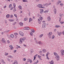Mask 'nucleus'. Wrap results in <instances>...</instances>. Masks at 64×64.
Segmentation results:
<instances>
[{"instance_id":"nucleus-1","label":"nucleus","mask_w":64,"mask_h":64,"mask_svg":"<svg viewBox=\"0 0 64 64\" xmlns=\"http://www.w3.org/2000/svg\"><path fill=\"white\" fill-rule=\"evenodd\" d=\"M54 55L57 58H56V60L57 61H58L59 60V56H58V54H57L55 52H54Z\"/></svg>"},{"instance_id":"nucleus-2","label":"nucleus","mask_w":64,"mask_h":64,"mask_svg":"<svg viewBox=\"0 0 64 64\" xmlns=\"http://www.w3.org/2000/svg\"><path fill=\"white\" fill-rule=\"evenodd\" d=\"M24 41V38H20V44H22V42Z\"/></svg>"},{"instance_id":"nucleus-3","label":"nucleus","mask_w":64,"mask_h":64,"mask_svg":"<svg viewBox=\"0 0 64 64\" xmlns=\"http://www.w3.org/2000/svg\"><path fill=\"white\" fill-rule=\"evenodd\" d=\"M52 33L51 32H50L48 34V36L49 38H50L51 37V36H52Z\"/></svg>"},{"instance_id":"nucleus-4","label":"nucleus","mask_w":64,"mask_h":64,"mask_svg":"<svg viewBox=\"0 0 64 64\" xmlns=\"http://www.w3.org/2000/svg\"><path fill=\"white\" fill-rule=\"evenodd\" d=\"M46 26V24L44 23L43 24L42 26V28H45V27Z\"/></svg>"},{"instance_id":"nucleus-5","label":"nucleus","mask_w":64,"mask_h":64,"mask_svg":"<svg viewBox=\"0 0 64 64\" xmlns=\"http://www.w3.org/2000/svg\"><path fill=\"white\" fill-rule=\"evenodd\" d=\"M19 34L20 35H21V36H23L24 33H23V32H19Z\"/></svg>"},{"instance_id":"nucleus-6","label":"nucleus","mask_w":64,"mask_h":64,"mask_svg":"<svg viewBox=\"0 0 64 64\" xmlns=\"http://www.w3.org/2000/svg\"><path fill=\"white\" fill-rule=\"evenodd\" d=\"M60 52L61 53V54L62 55H64V50H62L60 51Z\"/></svg>"},{"instance_id":"nucleus-7","label":"nucleus","mask_w":64,"mask_h":64,"mask_svg":"<svg viewBox=\"0 0 64 64\" xmlns=\"http://www.w3.org/2000/svg\"><path fill=\"white\" fill-rule=\"evenodd\" d=\"M24 30H29L30 28L29 27H25L24 28Z\"/></svg>"},{"instance_id":"nucleus-8","label":"nucleus","mask_w":64,"mask_h":64,"mask_svg":"<svg viewBox=\"0 0 64 64\" xmlns=\"http://www.w3.org/2000/svg\"><path fill=\"white\" fill-rule=\"evenodd\" d=\"M54 14H56V12H57V10L56 8H54Z\"/></svg>"},{"instance_id":"nucleus-9","label":"nucleus","mask_w":64,"mask_h":64,"mask_svg":"<svg viewBox=\"0 0 64 64\" xmlns=\"http://www.w3.org/2000/svg\"><path fill=\"white\" fill-rule=\"evenodd\" d=\"M38 7H39V8H42V5L41 4H38Z\"/></svg>"},{"instance_id":"nucleus-10","label":"nucleus","mask_w":64,"mask_h":64,"mask_svg":"<svg viewBox=\"0 0 64 64\" xmlns=\"http://www.w3.org/2000/svg\"><path fill=\"white\" fill-rule=\"evenodd\" d=\"M0 61L3 64H5V62H4V60L3 59H1Z\"/></svg>"},{"instance_id":"nucleus-11","label":"nucleus","mask_w":64,"mask_h":64,"mask_svg":"<svg viewBox=\"0 0 64 64\" xmlns=\"http://www.w3.org/2000/svg\"><path fill=\"white\" fill-rule=\"evenodd\" d=\"M47 18H48V21H50V20H51L50 16H48Z\"/></svg>"},{"instance_id":"nucleus-12","label":"nucleus","mask_w":64,"mask_h":64,"mask_svg":"<svg viewBox=\"0 0 64 64\" xmlns=\"http://www.w3.org/2000/svg\"><path fill=\"white\" fill-rule=\"evenodd\" d=\"M57 33H58V35H59V36L61 35V33H62L61 32H57Z\"/></svg>"},{"instance_id":"nucleus-13","label":"nucleus","mask_w":64,"mask_h":64,"mask_svg":"<svg viewBox=\"0 0 64 64\" xmlns=\"http://www.w3.org/2000/svg\"><path fill=\"white\" fill-rule=\"evenodd\" d=\"M10 36L11 38H14V35L12 34H11L10 35Z\"/></svg>"},{"instance_id":"nucleus-14","label":"nucleus","mask_w":64,"mask_h":64,"mask_svg":"<svg viewBox=\"0 0 64 64\" xmlns=\"http://www.w3.org/2000/svg\"><path fill=\"white\" fill-rule=\"evenodd\" d=\"M19 25L21 26H22L23 25V23L22 22H20L19 24Z\"/></svg>"},{"instance_id":"nucleus-15","label":"nucleus","mask_w":64,"mask_h":64,"mask_svg":"<svg viewBox=\"0 0 64 64\" xmlns=\"http://www.w3.org/2000/svg\"><path fill=\"white\" fill-rule=\"evenodd\" d=\"M43 5H44V6H46V7H48V4H43Z\"/></svg>"},{"instance_id":"nucleus-16","label":"nucleus","mask_w":64,"mask_h":64,"mask_svg":"<svg viewBox=\"0 0 64 64\" xmlns=\"http://www.w3.org/2000/svg\"><path fill=\"white\" fill-rule=\"evenodd\" d=\"M40 14H42V13H43V9H42L40 10Z\"/></svg>"},{"instance_id":"nucleus-17","label":"nucleus","mask_w":64,"mask_h":64,"mask_svg":"<svg viewBox=\"0 0 64 64\" xmlns=\"http://www.w3.org/2000/svg\"><path fill=\"white\" fill-rule=\"evenodd\" d=\"M39 19L40 20V21H42V19H43V18L41 16H40L39 18Z\"/></svg>"},{"instance_id":"nucleus-18","label":"nucleus","mask_w":64,"mask_h":64,"mask_svg":"<svg viewBox=\"0 0 64 64\" xmlns=\"http://www.w3.org/2000/svg\"><path fill=\"white\" fill-rule=\"evenodd\" d=\"M50 64H54V62L53 60H52L50 62Z\"/></svg>"},{"instance_id":"nucleus-19","label":"nucleus","mask_w":64,"mask_h":64,"mask_svg":"<svg viewBox=\"0 0 64 64\" xmlns=\"http://www.w3.org/2000/svg\"><path fill=\"white\" fill-rule=\"evenodd\" d=\"M14 64H17L18 63H17V61L16 60H15L14 61V63H13Z\"/></svg>"},{"instance_id":"nucleus-20","label":"nucleus","mask_w":64,"mask_h":64,"mask_svg":"<svg viewBox=\"0 0 64 64\" xmlns=\"http://www.w3.org/2000/svg\"><path fill=\"white\" fill-rule=\"evenodd\" d=\"M43 36V34H42L41 35L39 36V37L40 38H42V36Z\"/></svg>"},{"instance_id":"nucleus-21","label":"nucleus","mask_w":64,"mask_h":64,"mask_svg":"<svg viewBox=\"0 0 64 64\" xmlns=\"http://www.w3.org/2000/svg\"><path fill=\"white\" fill-rule=\"evenodd\" d=\"M18 7L20 9H21V10H22V6H18Z\"/></svg>"},{"instance_id":"nucleus-22","label":"nucleus","mask_w":64,"mask_h":64,"mask_svg":"<svg viewBox=\"0 0 64 64\" xmlns=\"http://www.w3.org/2000/svg\"><path fill=\"white\" fill-rule=\"evenodd\" d=\"M2 41L3 43H5V39L4 38H2Z\"/></svg>"},{"instance_id":"nucleus-23","label":"nucleus","mask_w":64,"mask_h":64,"mask_svg":"<svg viewBox=\"0 0 64 64\" xmlns=\"http://www.w3.org/2000/svg\"><path fill=\"white\" fill-rule=\"evenodd\" d=\"M32 20L33 19H32L31 18H30L29 19V22H30L31 21H32Z\"/></svg>"},{"instance_id":"nucleus-24","label":"nucleus","mask_w":64,"mask_h":64,"mask_svg":"<svg viewBox=\"0 0 64 64\" xmlns=\"http://www.w3.org/2000/svg\"><path fill=\"white\" fill-rule=\"evenodd\" d=\"M31 30L33 33H34V32H35V30H34L32 29H31Z\"/></svg>"},{"instance_id":"nucleus-25","label":"nucleus","mask_w":64,"mask_h":64,"mask_svg":"<svg viewBox=\"0 0 64 64\" xmlns=\"http://www.w3.org/2000/svg\"><path fill=\"white\" fill-rule=\"evenodd\" d=\"M42 51L44 53H45V52H46V50L45 49H44L42 50Z\"/></svg>"},{"instance_id":"nucleus-26","label":"nucleus","mask_w":64,"mask_h":64,"mask_svg":"<svg viewBox=\"0 0 64 64\" xmlns=\"http://www.w3.org/2000/svg\"><path fill=\"white\" fill-rule=\"evenodd\" d=\"M23 2H28V1L26 0H22Z\"/></svg>"},{"instance_id":"nucleus-27","label":"nucleus","mask_w":64,"mask_h":64,"mask_svg":"<svg viewBox=\"0 0 64 64\" xmlns=\"http://www.w3.org/2000/svg\"><path fill=\"white\" fill-rule=\"evenodd\" d=\"M9 16H10V15H9V14H7L6 15V18H9Z\"/></svg>"},{"instance_id":"nucleus-28","label":"nucleus","mask_w":64,"mask_h":64,"mask_svg":"<svg viewBox=\"0 0 64 64\" xmlns=\"http://www.w3.org/2000/svg\"><path fill=\"white\" fill-rule=\"evenodd\" d=\"M11 7H12V5H11V4H10L9 6V8H11Z\"/></svg>"},{"instance_id":"nucleus-29","label":"nucleus","mask_w":64,"mask_h":64,"mask_svg":"<svg viewBox=\"0 0 64 64\" xmlns=\"http://www.w3.org/2000/svg\"><path fill=\"white\" fill-rule=\"evenodd\" d=\"M9 20H10V22H12V21H14V20L13 19H10Z\"/></svg>"},{"instance_id":"nucleus-30","label":"nucleus","mask_w":64,"mask_h":64,"mask_svg":"<svg viewBox=\"0 0 64 64\" xmlns=\"http://www.w3.org/2000/svg\"><path fill=\"white\" fill-rule=\"evenodd\" d=\"M56 28H58L59 27H60V26L59 25H56Z\"/></svg>"},{"instance_id":"nucleus-31","label":"nucleus","mask_w":64,"mask_h":64,"mask_svg":"<svg viewBox=\"0 0 64 64\" xmlns=\"http://www.w3.org/2000/svg\"><path fill=\"white\" fill-rule=\"evenodd\" d=\"M9 47L11 48L10 49L12 50V46L10 45L9 46Z\"/></svg>"},{"instance_id":"nucleus-32","label":"nucleus","mask_w":64,"mask_h":64,"mask_svg":"<svg viewBox=\"0 0 64 64\" xmlns=\"http://www.w3.org/2000/svg\"><path fill=\"white\" fill-rule=\"evenodd\" d=\"M49 54H50V53H49V52H48L47 54H46V56H48V55H49Z\"/></svg>"},{"instance_id":"nucleus-33","label":"nucleus","mask_w":64,"mask_h":64,"mask_svg":"<svg viewBox=\"0 0 64 64\" xmlns=\"http://www.w3.org/2000/svg\"><path fill=\"white\" fill-rule=\"evenodd\" d=\"M38 43L39 44H42V43L40 41H39Z\"/></svg>"},{"instance_id":"nucleus-34","label":"nucleus","mask_w":64,"mask_h":64,"mask_svg":"<svg viewBox=\"0 0 64 64\" xmlns=\"http://www.w3.org/2000/svg\"><path fill=\"white\" fill-rule=\"evenodd\" d=\"M60 18H62V16H63V15L62 14H60Z\"/></svg>"},{"instance_id":"nucleus-35","label":"nucleus","mask_w":64,"mask_h":64,"mask_svg":"<svg viewBox=\"0 0 64 64\" xmlns=\"http://www.w3.org/2000/svg\"><path fill=\"white\" fill-rule=\"evenodd\" d=\"M8 57H9V58H13V57H12V56H8Z\"/></svg>"},{"instance_id":"nucleus-36","label":"nucleus","mask_w":64,"mask_h":64,"mask_svg":"<svg viewBox=\"0 0 64 64\" xmlns=\"http://www.w3.org/2000/svg\"><path fill=\"white\" fill-rule=\"evenodd\" d=\"M13 4V6H14V8H15V7L16 6V5L15 4Z\"/></svg>"},{"instance_id":"nucleus-37","label":"nucleus","mask_w":64,"mask_h":64,"mask_svg":"<svg viewBox=\"0 0 64 64\" xmlns=\"http://www.w3.org/2000/svg\"><path fill=\"white\" fill-rule=\"evenodd\" d=\"M30 35H31L32 36H33V35L32 34V32H30Z\"/></svg>"},{"instance_id":"nucleus-38","label":"nucleus","mask_w":64,"mask_h":64,"mask_svg":"<svg viewBox=\"0 0 64 64\" xmlns=\"http://www.w3.org/2000/svg\"><path fill=\"white\" fill-rule=\"evenodd\" d=\"M16 22H14V23L12 24V25H15L16 24Z\"/></svg>"},{"instance_id":"nucleus-39","label":"nucleus","mask_w":64,"mask_h":64,"mask_svg":"<svg viewBox=\"0 0 64 64\" xmlns=\"http://www.w3.org/2000/svg\"><path fill=\"white\" fill-rule=\"evenodd\" d=\"M38 22H42L40 21H41V20L39 19H38Z\"/></svg>"},{"instance_id":"nucleus-40","label":"nucleus","mask_w":64,"mask_h":64,"mask_svg":"<svg viewBox=\"0 0 64 64\" xmlns=\"http://www.w3.org/2000/svg\"><path fill=\"white\" fill-rule=\"evenodd\" d=\"M7 60L9 62H11V61L10 60V59L8 58L7 59Z\"/></svg>"},{"instance_id":"nucleus-41","label":"nucleus","mask_w":64,"mask_h":64,"mask_svg":"<svg viewBox=\"0 0 64 64\" xmlns=\"http://www.w3.org/2000/svg\"><path fill=\"white\" fill-rule=\"evenodd\" d=\"M14 34L15 36H17V35H18V34H17V33H14Z\"/></svg>"},{"instance_id":"nucleus-42","label":"nucleus","mask_w":64,"mask_h":64,"mask_svg":"<svg viewBox=\"0 0 64 64\" xmlns=\"http://www.w3.org/2000/svg\"><path fill=\"white\" fill-rule=\"evenodd\" d=\"M28 60L30 61V63H32V60H30L29 59H28Z\"/></svg>"},{"instance_id":"nucleus-43","label":"nucleus","mask_w":64,"mask_h":64,"mask_svg":"<svg viewBox=\"0 0 64 64\" xmlns=\"http://www.w3.org/2000/svg\"><path fill=\"white\" fill-rule=\"evenodd\" d=\"M54 37H55V36H54L53 35L52 36V39H54Z\"/></svg>"},{"instance_id":"nucleus-44","label":"nucleus","mask_w":64,"mask_h":64,"mask_svg":"<svg viewBox=\"0 0 64 64\" xmlns=\"http://www.w3.org/2000/svg\"><path fill=\"white\" fill-rule=\"evenodd\" d=\"M35 59H36V57L35 56H34V59L33 60V61H34V60H35Z\"/></svg>"},{"instance_id":"nucleus-45","label":"nucleus","mask_w":64,"mask_h":64,"mask_svg":"<svg viewBox=\"0 0 64 64\" xmlns=\"http://www.w3.org/2000/svg\"><path fill=\"white\" fill-rule=\"evenodd\" d=\"M16 9H15V8H14L13 10V12H15V11H16Z\"/></svg>"},{"instance_id":"nucleus-46","label":"nucleus","mask_w":64,"mask_h":64,"mask_svg":"<svg viewBox=\"0 0 64 64\" xmlns=\"http://www.w3.org/2000/svg\"><path fill=\"white\" fill-rule=\"evenodd\" d=\"M14 16L16 17L17 18V15L16 14H14Z\"/></svg>"},{"instance_id":"nucleus-47","label":"nucleus","mask_w":64,"mask_h":64,"mask_svg":"<svg viewBox=\"0 0 64 64\" xmlns=\"http://www.w3.org/2000/svg\"><path fill=\"white\" fill-rule=\"evenodd\" d=\"M60 5L61 6H63V4L62 3H60Z\"/></svg>"},{"instance_id":"nucleus-48","label":"nucleus","mask_w":64,"mask_h":64,"mask_svg":"<svg viewBox=\"0 0 64 64\" xmlns=\"http://www.w3.org/2000/svg\"><path fill=\"white\" fill-rule=\"evenodd\" d=\"M23 60L24 61H26V59L25 58H24L23 59Z\"/></svg>"},{"instance_id":"nucleus-49","label":"nucleus","mask_w":64,"mask_h":64,"mask_svg":"<svg viewBox=\"0 0 64 64\" xmlns=\"http://www.w3.org/2000/svg\"><path fill=\"white\" fill-rule=\"evenodd\" d=\"M46 56V58L47 59H48V60H49V58H48V56Z\"/></svg>"},{"instance_id":"nucleus-50","label":"nucleus","mask_w":64,"mask_h":64,"mask_svg":"<svg viewBox=\"0 0 64 64\" xmlns=\"http://www.w3.org/2000/svg\"><path fill=\"white\" fill-rule=\"evenodd\" d=\"M6 33H7L8 32H9V30H6Z\"/></svg>"},{"instance_id":"nucleus-51","label":"nucleus","mask_w":64,"mask_h":64,"mask_svg":"<svg viewBox=\"0 0 64 64\" xmlns=\"http://www.w3.org/2000/svg\"><path fill=\"white\" fill-rule=\"evenodd\" d=\"M59 4V2H57L56 3V5H58V4Z\"/></svg>"},{"instance_id":"nucleus-52","label":"nucleus","mask_w":64,"mask_h":64,"mask_svg":"<svg viewBox=\"0 0 64 64\" xmlns=\"http://www.w3.org/2000/svg\"><path fill=\"white\" fill-rule=\"evenodd\" d=\"M58 2L59 4V3H61V2H61V1H60V0L58 1Z\"/></svg>"},{"instance_id":"nucleus-53","label":"nucleus","mask_w":64,"mask_h":64,"mask_svg":"<svg viewBox=\"0 0 64 64\" xmlns=\"http://www.w3.org/2000/svg\"><path fill=\"white\" fill-rule=\"evenodd\" d=\"M27 20V18H25L24 19V21H26Z\"/></svg>"},{"instance_id":"nucleus-54","label":"nucleus","mask_w":64,"mask_h":64,"mask_svg":"<svg viewBox=\"0 0 64 64\" xmlns=\"http://www.w3.org/2000/svg\"><path fill=\"white\" fill-rule=\"evenodd\" d=\"M38 62H39V60H36V64H37Z\"/></svg>"},{"instance_id":"nucleus-55","label":"nucleus","mask_w":64,"mask_h":64,"mask_svg":"<svg viewBox=\"0 0 64 64\" xmlns=\"http://www.w3.org/2000/svg\"><path fill=\"white\" fill-rule=\"evenodd\" d=\"M35 41L36 42V44H38V42H37V40H35Z\"/></svg>"},{"instance_id":"nucleus-56","label":"nucleus","mask_w":64,"mask_h":64,"mask_svg":"<svg viewBox=\"0 0 64 64\" xmlns=\"http://www.w3.org/2000/svg\"><path fill=\"white\" fill-rule=\"evenodd\" d=\"M14 8V7H11V8L10 9V10H12Z\"/></svg>"},{"instance_id":"nucleus-57","label":"nucleus","mask_w":64,"mask_h":64,"mask_svg":"<svg viewBox=\"0 0 64 64\" xmlns=\"http://www.w3.org/2000/svg\"><path fill=\"white\" fill-rule=\"evenodd\" d=\"M54 32H56V29H54Z\"/></svg>"},{"instance_id":"nucleus-58","label":"nucleus","mask_w":64,"mask_h":64,"mask_svg":"<svg viewBox=\"0 0 64 64\" xmlns=\"http://www.w3.org/2000/svg\"><path fill=\"white\" fill-rule=\"evenodd\" d=\"M7 42L8 43H10V42H9V40H8L7 41Z\"/></svg>"},{"instance_id":"nucleus-59","label":"nucleus","mask_w":64,"mask_h":64,"mask_svg":"<svg viewBox=\"0 0 64 64\" xmlns=\"http://www.w3.org/2000/svg\"><path fill=\"white\" fill-rule=\"evenodd\" d=\"M60 23H61V24H63V22H60Z\"/></svg>"},{"instance_id":"nucleus-60","label":"nucleus","mask_w":64,"mask_h":64,"mask_svg":"<svg viewBox=\"0 0 64 64\" xmlns=\"http://www.w3.org/2000/svg\"><path fill=\"white\" fill-rule=\"evenodd\" d=\"M10 16L11 17V18H12V17H13V15L11 14L10 15Z\"/></svg>"},{"instance_id":"nucleus-61","label":"nucleus","mask_w":64,"mask_h":64,"mask_svg":"<svg viewBox=\"0 0 64 64\" xmlns=\"http://www.w3.org/2000/svg\"><path fill=\"white\" fill-rule=\"evenodd\" d=\"M38 58H40L41 57V56H40L39 55H38Z\"/></svg>"},{"instance_id":"nucleus-62","label":"nucleus","mask_w":64,"mask_h":64,"mask_svg":"<svg viewBox=\"0 0 64 64\" xmlns=\"http://www.w3.org/2000/svg\"><path fill=\"white\" fill-rule=\"evenodd\" d=\"M42 52V51H41V50H40V53H41Z\"/></svg>"},{"instance_id":"nucleus-63","label":"nucleus","mask_w":64,"mask_h":64,"mask_svg":"<svg viewBox=\"0 0 64 64\" xmlns=\"http://www.w3.org/2000/svg\"><path fill=\"white\" fill-rule=\"evenodd\" d=\"M54 0H51V1H52V2L53 3V2H54Z\"/></svg>"},{"instance_id":"nucleus-64","label":"nucleus","mask_w":64,"mask_h":64,"mask_svg":"<svg viewBox=\"0 0 64 64\" xmlns=\"http://www.w3.org/2000/svg\"><path fill=\"white\" fill-rule=\"evenodd\" d=\"M62 34L63 35H64V31H63Z\"/></svg>"}]
</instances>
